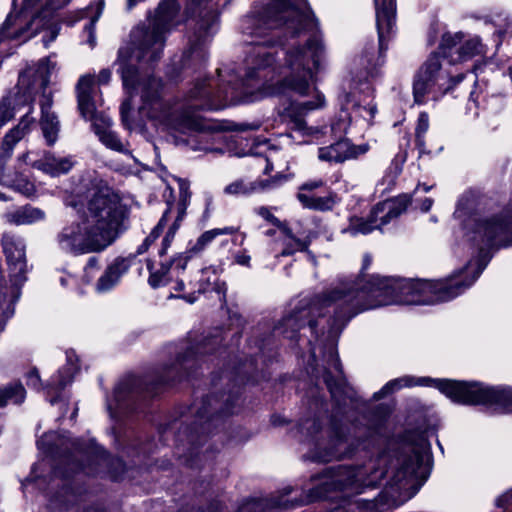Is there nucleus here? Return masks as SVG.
Returning <instances> with one entry per match:
<instances>
[{
  "instance_id": "9d476101",
  "label": "nucleus",
  "mask_w": 512,
  "mask_h": 512,
  "mask_svg": "<svg viewBox=\"0 0 512 512\" xmlns=\"http://www.w3.org/2000/svg\"><path fill=\"white\" fill-rule=\"evenodd\" d=\"M253 367V360L248 363L241 364L233 369L224 370L217 378L214 376L212 385L217 389L219 385L232 386L228 392H222L219 396L212 394L204 398L201 406L196 409L197 419L201 424L203 430L206 425L209 426L211 422L215 421L218 417L228 416L236 412V403L239 401V388L238 385L249 380L247 373Z\"/></svg>"
},
{
  "instance_id": "052dcab7",
  "label": "nucleus",
  "mask_w": 512,
  "mask_h": 512,
  "mask_svg": "<svg viewBox=\"0 0 512 512\" xmlns=\"http://www.w3.org/2000/svg\"><path fill=\"white\" fill-rule=\"evenodd\" d=\"M258 128V125H253V124H239L238 125V129L241 130V131H245V130H256Z\"/></svg>"
},
{
  "instance_id": "2f4dec72",
  "label": "nucleus",
  "mask_w": 512,
  "mask_h": 512,
  "mask_svg": "<svg viewBox=\"0 0 512 512\" xmlns=\"http://www.w3.org/2000/svg\"><path fill=\"white\" fill-rule=\"evenodd\" d=\"M103 126H99L96 123L93 124L95 133L98 135L100 141L108 148L121 152L129 153L125 148V145L121 142L115 132L109 129L111 120L107 117H101Z\"/></svg>"
},
{
  "instance_id": "58836bf2",
  "label": "nucleus",
  "mask_w": 512,
  "mask_h": 512,
  "mask_svg": "<svg viewBox=\"0 0 512 512\" xmlns=\"http://www.w3.org/2000/svg\"><path fill=\"white\" fill-rule=\"evenodd\" d=\"M75 370L76 368L71 364L63 367L57 372L56 375L51 378L49 386L57 391L63 390L68 384L72 382Z\"/></svg>"
},
{
  "instance_id": "680f3d73",
  "label": "nucleus",
  "mask_w": 512,
  "mask_h": 512,
  "mask_svg": "<svg viewBox=\"0 0 512 512\" xmlns=\"http://www.w3.org/2000/svg\"><path fill=\"white\" fill-rule=\"evenodd\" d=\"M98 264V259L96 257H91L88 262H87V265H86V268H93V267H96Z\"/></svg>"
},
{
  "instance_id": "f03ea898",
  "label": "nucleus",
  "mask_w": 512,
  "mask_h": 512,
  "mask_svg": "<svg viewBox=\"0 0 512 512\" xmlns=\"http://www.w3.org/2000/svg\"><path fill=\"white\" fill-rule=\"evenodd\" d=\"M488 260L469 262L456 278L440 281L410 280L372 275L369 286L355 292L350 282H340L323 298L322 303L341 301L335 309L341 316L334 329L343 330L351 318L369 309L392 303L430 305L454 299L469 288L485 269Z\"/></svg>"
},
{
  "instance_id": "473e14b6",
  "label": "nucleus",
  "mask_w": 512,
  "mask_h": 512,
  "mask_svg": "<svg viewBox=\"0 0 512 512\" xmlns=\"http://www.w3.org/2000/svg\"><path fill=\"white\" fill-rule=\"evenodd\" d=\"M23 105V98H21V91L19 89L16 93L4 96L0 101V128L10 121L16 111Z\"/></svg>"
},
{
  "instance_id": "f257e3e1",
  "label": "nucleus",
  "mask_w": 512,
  "mask_h": 512,
  "mask_svg": "<svg viewBox=\"0 0 512 512\" xmlns=\"http://www.w3.org/2000/svg\"><path fill=\"white\" fill-rule=\"evenodd\" d=\"M187 13L197 19L194 38L183 54V67L201 65L207 60L206 42L216 31L217 2L187 0ZM177 0H161L147 26L131 32V45L118 52L119 70L128 98L120 107L123 123L131 128L128 113L134 96L140 94L139 112L163 130L185 132L199 128L198 110H212L222 99L254 102L267 96L295 94L311 100L291 102L283 112L291 128L303 136L320 139L324 128L309 127L305 117L326 105L324 94L315 86L316 75L325 61V46L315 18L306 0H268L254 7L240 24L244 35L253 38L245 58V77L225 90H213L210 80L197 81L183 99L164 102L162 82L155 77L137 81V63L160 59L165 34L180 23Z\"/></svg>"
},
{
  "instance_id": "0e129e2a",
  "label": "nucleus",
  "mask_w": 512,
  "mask_h": 512,
  "mask_svg": "<svg viewBox=\"0 0 512 512\" xmlns=\"http://www.w3.org/2000/svg\"><path fill=\"white\" fill-rule=\"evenodd\" d=\"M84 512H106L104 508L102 507H90L86 509Z\"/></svg>"
},
{
  "instance_id": "de8ad7c7",
  "label": "nucleus",
  "mask_w": 512,
  "mask_h": 512,
  "mask_svg": "<svg viewBox=\"0 0 512 512\" xmlns=\"http://www.w3.org/2000/svg\"><path fill=\"white\" fill-rule=\"evenodd\" d=\"M254 212L257 215H259L260 217H262L264 220H266L267 222L278 227L279 230L281 229V226H285L284 224L281 223V221L276 216H274V214L272 213V211L269 207H265V206L257 207L254 209Z\"/></svg>"
},
{
  "instance_id": "4d7b16f0",
  "label": "nucleus",
  "mask_w": 512,
  "mask_h": 512,
  "mask_svg": "<svg viewBox=\"0 0 512 512\" xmlns=\"http://www.w3.org/2000/svg\"><path fill=\"white\" fill-rule=\"evenodd\" d=\"M150 246V242H147V239H144L143 243L137 247V250L133 255L136 257L137 255L144 254Z\"/></svg>"
},
{
  "instance_id": "39448f33",
  "label": "nucleus",
  "mask_w": 512,
  "mask_h": 512,
  "mask_svg": "<svg viewBox=\"0 0 512 512\" xmlns=\"http://www.w3.org/2000/svg\"><path fill=\"white\" fill-rule=\"evenodd\" d=\"M384 474V471L376 468L372 462L363 466L339 465L329 469L326 480L311 489L305 499H288L287 496L293 492V488L287 487L279 495L271 498L247 500L241 505L239 512H272L275 509H287L325 498L330 491H340L346 496L361 494L367 488H374Z\"/></svg>"
},
{
  "instance_id": "bb28decb",
  "label": "nucleus",
  "mask_w": 512,
  "mask_h": 512,
  "mask_svg": "<svg viewBox=\"0 0 512 512\" xmlns=\"http://www.w3.org/2000/svg\"><path fill=\"white\" fill-rule=\"evenodd\" d=\"M276 180H263V181H252L248 182L244 179H238L228 184L224 188V193L230 196H250L254 193L264 191L266 189L274 187Z\"/></svg>"
},
{
  "instance_id": "5fc2aeb1",
  "label": "nucleus",
  "mask_w": 512,
  "mask_h": 512,
  "mask_svg": "<svg viewBox=\"0 0 512 512\" xmlns=\"http://www.w3.org/2000/svg\"><path fill=\"white\" fill-rule=\"evenodd\" d=\"M98 82L101 84H106L111 79V71L109 69H102L98 74Z\"/></svg>"
},
{
  "instance_id": "13d9d810",
  "label": "nucleus",
  "mask_w": 512,
  "mask_h": 512,
  "mask_svg": "<svg viewBox=\"0 0 512 512\" xmlns=\"http://www.w3.org/2000/svg\"><path fill=\"white\" fill-rule=\"evenodd\" d=\"M432 205H433V199L425 198L420 204V209L423 212H428L431 209Z\"/></svg>"
},
{
  "instance_id": "37998d69",
  "label": "nucleus",
  "mask_w": 512,
  "mask_h": 512,
  "mask_svg": "<svg viewBox=\"0 0 512 512\" xmlns=\"http://www.w3.org/2000/svg\"><path fill=\"white\" fill-rule=\"evenodd\" d=\"M9 186L26 197H30L36 192L34 184L23 177L13 180Z\"/></svg>"
},
{
  "instance_id": "c756f323",
  "label": "nucleus",
  "mask_w": 512,
  "mask_h": 512,
  "mask_svg": "<svg viewBox=\"0 0 512 512\" xmlns=\"http://www.w3.org/2000/svg\"><path fill=\"white\" fill-rule=\"evenodd\" d=\"M104 7L102 0L91 3L88 7L79 12L78 19L89 18V22L84 26L83 34L87 36L86 42L91 48L96 46L95 24L100 18Z\"/></svg>"
},
{
  "instance_id": "f8f14e48",
  "label": "nucleus",
  "mask_w": 512,
  "mask_h": 512,
  "mask_svg": "<svg viewBox=\"0 0 512 512\" xmlns=\"http://www.w3.org/2000/svg\"><path fill=\"white\" fill-rule=\"evenodd\" d=\"M376 26L378 31V48L373 43L365 46L361 55V64L367 73H378V68L385 62L388 41L395 34L396 0H374Z\"/></svg>"
},
{
  "instance_id": "6ab92c4d",
  "label": "nucleus",
  "mask_w": 512,
  "mask_h": 512,
  "mask_svg": "<svg viewBox=\"0 0 512 512\" xmlns=\"http://www.w3.org/2000/svg\"><path fill=\"white\" fill-rule=\"evenodd\" d=\"M221 341V333L217 330L215 334L205 337L199 343L186 347L185 353L177 358V362L166 368L165 375L161 377L160 382L168 383L174 380L176 374L180 379L182 377L180 370H184L185 374L188 376L189 370L195 366L198 356L214 352Z\"/></svg>"
},
{
  "instance_id": "72a5a7b5",
  "label": "nucleus",
  "mask_w": 512,
  "mask_h": 512,
  "mask_svg": "<svg viewBox=\"0 0 512 512\" xmlns=\"http://www.w3.org/2000/svg\"><path fill=\"white\" fill-rule=\"evenodd\" d=\"M280 233L282 234L281 240L283 244L281 256H290L297 251H305L307 249V242L296 238L286 225L281 226Z\"/></svg>"
},
{
  "instance_id": "412c9836",
  "label": "nucleus",
  "mask_w": 512,
  "mask_h": 512,
  "mask_svg": "<svg viewBox=\"0 0 512 512\" xmlns=\"http://www.w3.org/2000/svg\"><path fill=\"white\" fill-rule=\"evenodd\" d=\"M70 0H14V5L20 6L22 15L19 18L20 26L16 27L14 35L21 34L29 24L43 21L49 15V9H60Z\"/></svg>"
},
{
  "instance_id": "f704fd0d",
  "label": "nucleus",
  "mask_w": 512,
  "mask_h": 512,
  "mask_svg": "<svg viewBox=\"0 0 512 512\" xmlns=\"http://www.w3.org/2000/svg\"><path fill=\"white\" fill-rule=\"evenodd\" d=\"M484 53V45L479 37L468 39L456 50V63L466 61L474 56Z\"/></svg>"
},
{
  "instance_id": "774afa93",
  "label": "nucleus",
  "mask_w": 512,
  "mask_h": 512,
  "mask_svg": "<svg viewBox=\"0 0 512 512\" xmlns=\"http://www.w3.org/2000/svg\"><path fill=\"white\" fill-rule=\"evenodd\" d=\"M503 33H510L512 34V20H509L506 24V28Z\"/></svg>"
},
{
  "instance_id": "c9c22d12",
  "label": "nucleus",
  "mask_w": 512,
  "mask_h": 512,
  "mask_svg": "<svg viewBox=\"0 0 512 512\" xmlns=\"http://www.w3.org/2000/svg\"><path fill=\"white\" fill-rule=\"evenodd\" d=\"M25 396L26 391L20 383H14L5 388H0V407L8 403L20 404L24 401Z\"/></svg>"
},
{
  "instance_id": "9b49d317",
  "label": "nucleus",
  "mask_w": 512,
  "mask_h": 512,
  "mask_svg": "<svg viewBox=\"0 0 512 512\" xmlns=\"http://www.w3.org/2000/svg\"><path fill=\"white\" fill-rule=\"evenodd\" d=\"M237 231L238 228L233 226L205 231L197 238L195 243L190 244L186 251L162 260L160 267L157 269H154L152 262L149 260L147 262V267L150 272L148 283L153 288L166 285L172 279L173 274L178 276L181 272L185 271L190 260L203 252L216 237L220 235H232Z\"/></svg>"
},
{
  "instance_id": "c03bdc74",
  "label": "nucleus",
  "mask_w": 512,
  "mask_h": 512,
  "mask_svg": "<svg viewBox=\"0 0 512 512\" xmlns=\"http://www.w3.org/2000/svg\"><path fill=\"white\" fill-rule=\"evenodd\" d=\"M76 495L70 487H64L62 491L51 499V505L53 507L68 508L70 502L75 501Z\"/></svg>"
},
{
  "instance_id": "6e6552de",
  "label": "nucleus",
  "mask_w": 512,
  "mask_h": 512,
  "mask_svg": "<svg viewBox=\"0 0 512 512\" xmlns=\"http://www.w3.org/2000/svg\"><path fill=\"white\" fill-rule=\"evenodd\" d=\"M454 217L461 221L467 240L483 252L484 248L512 245V218L507 215H481L475 209L472 194H464L457 203Z\"/></svg>"
},
{
  "instance_id": "cd10ccee",
  "label": "nucleus",
  "mask_w": 512,
  "mask_h": 512,
  "mask_svg": "<svg viewBox=\"0 0 512 512\" xmlns=\"http://www.w3.org/2000/svg\"><path fill=\"white\" fill-rule=\"evenodd\" d=\"M4 219L7 223L13 225H29L45 218L43 210L25 205L15 210L8 211L4 214Z\"/></svg>"
},
{
  "instance_id": "49530a36",
  "label": "nucleus",
  "mask_w": 512,
  "mask_h": 512,
  "mask_svg": "<svg viewBox=\"0 0 512 512\" xmlns=\"http://www.w3.org/2000/svg\"><path fill=\"white\" fill-rule=\"evenodd\" d=\"M11 137L12 135H6L0 146V169L3 168L4 164L12 155L15 145H13L14 140H11Z\"/></svg>"
},
{
  "instance_id": "3c124183",
  "label": "nucleus",
  "mask_w": 512,
  "mask_h": 512,
  "mask_svg": "<svg viewBox=\"0 0 512 512\" xmlns=\"http://www.w3.org/2000/svg\"><path fill=\"white\" fill-rule=\"evenodd\" d=\"M27 385L34 389H40L41 387V380L39 373L36 369H33L27 374Z\"/></svg>"
},
{
  "instance_id": "0eeeda50",
  "label": "nucleus",
  "mask_w": 512,
  "mask_h": 512,
  "mask_svg": "<svg viewBox=\"0 0 512 512\" xmlns=\"http://www.w3.org/2000/svg\"><path fill=\"white\" fill-rule=\"evenodd\" d=\"M428 382L455 403L465 405H488L502 413H512V388H495L484 386L482 383L455 381L448 379L420 378L404 376L387 382L373 398L380 400L403 387L425 385Z\"/></svg>"
},
{
  "instance_id": "ddd939ff",
  "label": "nucleus",
  "mask_w": 512,
  "mask_h": 512,
  "mask_svg": "<svg viewBox=\"0 0 512 512\" xmlns=\"http://www.w3.org/2000/svg\"><path fill=\"white\" fill-rule=\"evenodd\" d=\"M430 463L428 444L422 440L419 447L414 448L412 453L402 460L393 475V483L399 490L413 489L412 495L416 494L429 476Z\"/></svg>"
},
{
  "instance_id": "c85d7f7f",
  "label": "nucleus",
  "mask_w": 512,
  "mask_h": 512,
  "mask_svg": "<svg viewBox=\"0 0 512 512\" xmlns=\"http://www.w3.org/2000/svg\"><path fill=\"white\" fill-rule=\"evenodd\" d=\"M297 199L303 207L316 211H331L338 202L336 193L329 191L323 196L298 192Z\"/></svg>"
},
{
  "instance_id": "b1692460",
  "label": "nucleus",
  "mask_w": 512,
  "mask_h": 512,
  "mask_svg": "<svg viewBox=\"0 0 512 512\" xmlns=\"http://www.w3.org/2000/svg\"><path fill=\"white\" fill-rule=\"evenodd\" d=\"M78 108L86 120L94 121L97 118L96 106L92 97L94 91V77L82 76L77 83Z\"/></svg>"
},
{
  "instance_id": "4c0bfd02",
  "label": "nucleus",
  "mask_w": 512,
  "mask_h": 512,
  "mask_svg": "<svg viewBox=\"0 0 512 512\" xmlns=\"http://www.w3.org/2000/svg\"><path fill=\"white\" fill-rule=\"evenodd\" d=\"M63 463L67 468L62 469L61 467H55L53 470V474L56 477H62V478H68L70 477V472L76 473L77 471L83 470L88 475H94L98 474L99 471L96 469H92L90 467H85L82 464H80L74 456H65L63 459Z\"/></svg>"
},
{
  "instance_id": "69168bd1",
  "label": "nucleus",
  "mask_w": 512,
  "mask_h": 512,
  "mask_svg": "<svg viewBox=\"0 0 512 512\" xmlns=\"http://www.w3.org/2000/svg\"><path fill=\"white\" fill-rule=\"evenodd\" d=\"M433 186H429L427 184H418L416 187V190L419 188H422L424 192H429L432 189Z\"/></svg>"
},
{
  "instance_id": "864d4df0",
  "label": "nucleus",
  "mask_w": 512,
  "mask_h": 512,
  "mask_svg": "<svg viewBox=\"0 0 512 512\" xmlns=\"http://www.w3.org/2000/svg\"><path fill=\"white\" fill-rule=\"evenodd\" d=\"M510 501H512V491L508 492L496 499V505L498 507L506 506Z\"/></svg>"
},
{
  "instance_id": "e433bc0d",
  "label": "nucleus",
  "mask_w": 512,
  "mask_h": 512,
  "mask_svg": "<svg viewBox=\"0 0 512 512\" xmlns=\"http://www.w3.org/2000/svg\"><path fill=\"white\" fill-rule=\"evenodd\" d=\"M40 124L47 144L52 146L58 138V117L54 113L42 114Z\"/></svg>"
},
{
  "instance_id": "603ef678",
  "label": "nucleus",
  "mask_w": 512,
  "mask_h": 512,
  "mask_svg": "<svg viewBox=\"0 0 512 512\" xmlns=\"http://www.w3.org/2000/svg\"><path fill=\"white\" fill-rule=\"evenodd\" d=\"M250 260L251 257L247 252L244 251H238L234 254V262L238 265L250 267Z\"/></svg>"
},
{
  "instance_id": "6e6d98bb",
  "label": "nucleus",
  "mask_w": 512,
  "mask_h": 512,
  "mask_svg": "<svg viewBox=\"0 0 512 512\" xmlns=\"http://www.w3.org/2000/svg\"><path fill=\"white\" fill-rule=\"evenodd\" d=\"M425 134L417 135L415 134V143L417 148L421 153L425 152Z\"/></svg>"
},
{
  "instance_id": "f3484780",
  "label": "nucleus",
  "mask_w": 512,
  "mask_h": 512,
  "mask_svg": "<svg viewBox=\"0 0 512 512\" xmlns=\"http://www.w3.org/2000/svg\"><path fill=\"white\" fill-rule=\"evenodd\" d=\"M12 11L8 14L6 17V20L0 27V45L5 42L6 40H19L20 42H25L26 40L30 39L33 35L38 33L41 29L49 27V36L48 38L46 36L43 37L44 45L47 47L51 42H53L57 35H58V27L53 26L51 23V17L53 12L56 9H49V15L43 19V21H36L33 24H29L27 28L21 33V34H15L14 31L16 30V27H19L20 25V17L22 15V11L20 6L14 5V0L12 1Z\"/></svg>"
},
{
  "instance_id": "7ed1b4c3",
  "label": "nucleus",
  "mask_w": 512,
  "mask_h": 512,
  "mask_svg": "<svg viewBox=\"0 0 512 512\" xmlns=\"http://www.w3.org/2000/svg\"><path fill=\"white\" fill-rule=\"evenodd\" d=\"M328 363L338 373L333 378L325 370L324 382L335 402L327 439L322 438V423L318 415L301 419L297 426L299 440L311 444L305 458L319 463L352 458L358 451L369 449L379 434V428L369 424L365 416L355 418L351 406L353 397L343 378L341 363L334 349L329 352Z\"/></svg>"
},
{
  "instance_id": "dca6fc26",
  "label": "nucleus",
  "mask_w": 512,
  "mask_h": 512,
  "mask_svg": "<svg viewBox=\"0 0 512 512\" xmlns=\"http://www.w3.org/2000/svg\"><path fill=\"white\" fill-rule=\"evenodd\" d=\"M55 66V62L50 58H44L39 61L35 69L29 68L19 75L17 89L21 91L24 105L30 104L33 101V93L42 90L43 94L40 100L41 113H52V94L50 92L46 93V88L49 85L50 76Z\"/></svg>"
},
{
  "instance_id": "1a4fd4ad",
  "label": "nucleus",
  "mask_w": 512,
  "mask_h": 512,
  "mask_svg": "<svg viewBox=\"0 0 512 512\" xmlns=\"http://www.w3.org/2000/svg\"><path fill=\"white\" fill-rule=\"evenodd\" d=\"M463 37L461 32L443 34L438 52L430 55L415 76L413 95L417 104L426 102L427 96L430 95L436 99L452 87V78L442 69L440 57L451 65L456 64V50Z\"/></svg>"
},
{
  "instance_id": "8fccbe9b",
  "label": "nucleus",
  "mask_w": 512,
  "mask_h": 512,
  "mask_svg": "<svg viewBox=\"0 0 512 512\" xmlns=\"http://www.w3.org/2000/svg\"><path fill=\"white\" fill-rule=\"evenodd\" d=\"M325 185V181L322 180V179H313V180H308L306 182H304L301 186H300V191L299 192H303V193H310L311 191L315 190V189H318V188H321Z\"/></svg>"
},
{
  "instance_id": "a878e982",
  "label": "nucleus",
  "mask_w": 512,
  "mask_h": 512,
  "mask_svg": "<svg viewBox=\"0 0 512 512\" xmlns=\"http://www.w3.org/2000/svg\"><path fill=\"white\" fill-rule=\"evenodd\" d=\"M188 193L187 190L181 187L180 191V199L176 205H174V213L171 215V220L173 223L169 227L166 232L164 238L162 239L161 248L159 250V255L162 257L166 254L167 250L171 246L173 242L176 232L180 227L181 221L186 215V209L188 205Z\"/></svg>"
},
{
  "instance_id": "423d86ee",
  "label": "nucleus",
  "mask_w": 512,
  "mask_h": 512,
  "mask_svg": "<svg viewBox=\"0 0 512 512\" xmlns=\"http://www.w3.org/2000/svg\"><path fill=\"white\" fill-rule=\"evenodd\" d=\"M372 263V257L369 254H365L363 257L361 275L354 279L351 277L339 278L333 282L328 289L321 294L317 295L312 301L302 300L293 309V311L285 316L279 324L275 327V332L283 334L284 337L289 339H295L297 332L305 327L309 326L311 332L317 337L319 334H327V338L334 339L337 337L342 330L334 329L338 318L341 316V311L335 309L341 301L337 303H322L323 298L330 292V290L338 285L340 282H350L351 288L355 291H361L363 287L369 286V279H364L363 272L369 268Z\"/></svg>"
},
{
  "instance_id": "a18cd8bd",
  "label": "nucleus",
  "mask_w": 512,
  "mask_h": 512,
  "mask_svg": "<svg viewBox=\"0 0 512 512\" xmlns=\"http://www.w3.org/2000/svg\"><path fill=\"white\" fill-rule=\"evenodd\" d=\"M15 307L11 303H7L6 295L0 294V333L4 330L7 321L13 317Z\"/></svg>"
},
{
  "instance_id": "20e7f679",
  "label": "nucleus",
  "mask_w": 512,
  "mask_h": 512,
  "mask_svg": "<svg viewBox=\"0 0 512 512\" xmlns=\"http://www.w3.org/2000/svg\"><path fill=\"white\" fill-rule=\"evenodd\" d=\"M79 189L85 206L67 219L57 233L56 243L65 253L79 256L99 253L112 245L125 231L128 209L121 197L102 179L92 178Z\"/></svg>"
},
{
  "instance_id": "ea45409f",
  "label": "nucleus",
  "mask_w": 512,
  "mask_h": 512,
  "mask_svg": "<svg viewBox=\"0 0 512 512\" xmlns=\"http://www.w3.org/2000/svg\"><path fill=\"white\" fill-rule=\"evenodd\" d=\"M99 462L109 465V473L111 478L117 480L125 471V464L119 458H110L105 451L99 455Z\"/></svg>"
},
{
  "instance_id": "09e8293b",
  "label": "nucleus",
  "mask_w": 512,
  "mask_h": 512,
  "mask_svg": "<svg viewBox=\"0 0 512 512\" xmlns=\"http://www.w3.org/2000/svg\"><path fill=\"white\" fill-rule=\"evenodd\" d=\"M429 129V116L426 112H422L418 116L417 125L415 128V134L421 135L426 134Z\"/></svg>"
},
{
  "instance_id": "79ce46f5",
  "label": "nucleus",
  "mask_w": 512,
  "mask_h": 512,
  "mask_svg": "<svg viewBox=\"0 0 512 512\" xmlns=\"http://www.w3.org/2000/svg\"><path fill=\"white\" fill-rule=\"evenodd\" d=\"M174 213V204L168 203L167 209L164 211L157 225L152 229L151 233L145 238L150 244L160 236L167 222L171 220V215Z\"/></svg>"
},
{
  "instance_id": "a211bd4d",
  "label": "nucleus",
  "mask_w": 512,
  "mask_h": 512,
  "mask_svg": "<svg viewBox=\"0 0 512 512\" xmlns=\"http://www.w3.org/2000/svg\"><path fill=\"white\" fill-rule=\"evenodd\" d=\"M142 381L135 376L121 380L114 389L112 399H107V409L112 418L137 411V402L146 399Z\"/></svg>"
},
{
  "instance_id": "4468645a",
  "label": "nucleus",
  "mask_w": 512,
  "mask_h": 512,
  "mask_svg": "<svg viewBox=\"0 0 512 512\" xmlns=\"http://www.w3.org/2000/svg\"><path fill=\"white\" fill-rule=\"evenodd\" d=\"M353 83L354 87L352 91L344 92L339 96L342 109L330 126L331 133L335 138L343 139L342 137L347 133L351 124V115L348 112L350 108L359 111L360 116L367 119L366 115L363 114V112H365L369 120L373 119L377 112V107L372 100L366 102L365 105H361L360 100H356L357 91L369 97L373 95L374 89L369 79H353Z\"/></svg>"
},
{
  "instance_id": "bf43d9fd",
  "label": "nucleus",
  "mask_w": 512,
  "mask_h": 512,
  "mask_svg": "<svg viewBox=\"0 0 512 512\" xmlns=\"http://www.w3.org/2000/svg\"><path fill=\"white\" fill-rule=\"evenodd\" d=\"M186 288L185 282L183 279H179L176 281V284L174 286V290L177 292H184Z\"/></svg>"
},
{
  "instance_id": "7c9ffc66",
  "label": "nucleus",
  "mask_w": 512,
  "mask_h": 512,
  "mask_svg": "<svg viewBox=\"0 0 512 512\" xmlns=\"http://www.w3.org/2000/svg\"><path fill=\"white\" fill-rule=\"evenodd\" d=\"M1 245L6 262H15L26 258V245L21 237L11 233H4Z\"/></svg>"
},
{
  "instance_id": "a19ab883",
  "label": "nucleus",
  "mask_w": 512,
  "mask_h": 512,
  "mask_svg": "<svg viewBox=\"0 0 512 512\" xmlns=\"http://www.w3.org/2000/svg\"><path fill=\"white\" fill-rule=\"evenodd\" d=\"M32 111V107L30 106L25 115L21 118L20 123L17 127L10 130L6 135H12L11 140L13 141V145H16L25 135L26 131L29 129L31 123L34 122V119L29 116Z\"/></svg>"
},
{
  "instance_id": "2eb2a0df",
  "label": "nucleus",
  "mask_w": 512,
  "mask_h": 512,
  "mask_svg": "<svg viewBox=\"0 0 512 512\" xmlns=\"http://www.w3.org/2000/svg\"><path fill=\"white\" fill-rule=\"evenodd\" d=\"M410 203L411 198L408 195L380 202L372 208L366 219L360 217L351 218L346 232L355 236L357 234H368L375 229H382L383 226L404 213Z\"/></svg>"
},
{
  "instance_id": "e2e57ef3",
  "label": "nucleus",
  "mask_w": 512,
  "mask_h": 512,
  "mask_svg": "<svg viewBox=\"0 0 512 512\" xmlns=\"http://www.w3.org/2000/svg\"><path fill=\"white\" fill-rule=\"evenodd\" d=\"M46 437H47V436H45L44 438H42L41 440H39V441L37 442V443H38V446H39L40 448L45 449L47 452L52 453V451H53L52 447H47V448L45 447V438H46Z\"/></svg>"
},
{
  "instance_id": "4be33fe9",
  "label": "nucleus",
  "mask_w": 512,
  "mask_h": 512,
  "mask_svg": "<svg viewBox=\"0 0 512 512\" xmlns=\"http://www.w3.org/2000/svg\"><path fill=\"white\" fill-rule=\"evenodd\" d=\"M370 150L368 143L353 144L348 139H339L335 143L318 149V158L329 163H343L347 160L357 159Z\"/></svg>"
},
{
  "instance_id": "aec40b11",
  "label": "nucleus",
  "mask_w": 512,
  "mask_h": 512,
  "mask_svg": "<svg viewBox=\"0 0 512 512\" xmlns=\"http://www.w3.org/2000/svg\"><path fill=\"white\" fill-rule=\"evenodd\" d=\"M189 291L183 293L180 298L188 303H194L199 294L215 291L221 301H225L226 283L220 281V269L216 266L204 267L196 272L188 282Z\"/></svg>"
},
{
  "instance_id": "393cba45",
  "label": "nucleus",
  "mask_w": 512,
  "mask_h": 512,
  "mask_svg": "<svg viewBox=\"0 0 512 512\" xmlns=\"http://www.w3.org/2000/svg\"><path fill=\"white\" fill-rule=\"evenodd\" d=\"M73 157H56L54 154L47 152L39 160L33 162L32 166L53 177L68 173L74 166Z\"/></svg>"
},
{
  "instance_id": "5701e85b",
  "label": "nucleus",
  "mask_w": 512,
  "mask_h": 512,
  "mask_svg": "<svg viewBox=\"0 0 512 512\" xmlns=\"http://www.w3.org/2000/svg\"><path fill=\"white\" fill-rule=\"evenodd\" d=\"M135 260L134 255L117 257L110 263L95 284L98 293H106L112 290L120 282Z\"/></svg>"
},
{
  "instance_id": "338daca9",
  "label": "nucleus",
  "mask_w": 512,
  "mask_h": 512,
  "mask_svg": "<svg viewBox=\"0 0 512 512\" xmlns=\"http://www.w3.org/2000/svg\"><path fill=\"white\" fill-rule=\"evenodd\" d=\"M200 150H204L206 152H217V153H222L223 151L221 149H212V148H209V147H200L199 148Z\"/></svg>"
}]
</instances>
